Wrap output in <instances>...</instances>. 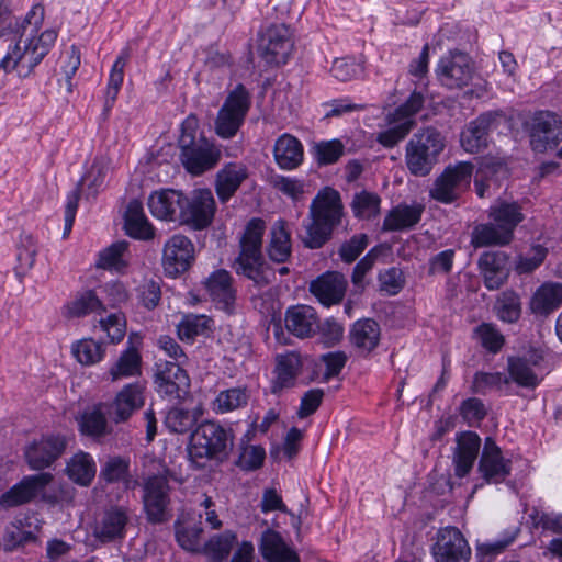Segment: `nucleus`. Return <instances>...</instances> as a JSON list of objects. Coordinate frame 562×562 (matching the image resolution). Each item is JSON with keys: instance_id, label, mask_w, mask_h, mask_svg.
<instances>
[{"instance_id": "obj_28", "label": "nucleus", "mask_w": 562, "mask_h": 562, "mask_svg": "<svg viewBox=\"0 0 562 562\" xmlns=\"http://www.w3.org/2000/svg\"><path fill=\"white\" fill-rule=\"evenodd\" d=\"M318 316L308 305L297 304L286 308L284 325L286 330L297 338H307L316 333Z\"/></svg>"}, {"instance_id": "obj_46", "label": "nucleus", "mask_w": 562, "mask_h": 562, "mask_svg": "<svg viewBox=\"0 0 562 562\" xmlns=\"http://www.w3.org/2000/svg\"><path fill=\"white\" fill-rule=\"evenodd\" d=\"M130 48H124L116 57L109 76V82L105 92L104 111H109L116 101L119 91L124 79V68L130 60Z\"/></svg>"}, {"instance_id": "obj_61", "label": "nucleus", "mask_w": 562, "mask_h": 562, "mask_svg": "<svg viewBox=\"0 0 562 562\" xmlns=\"http://www.w3.org/2000/svg\"><path fill=\"white\" fill-rule=\"evenodd\" d=\"M330 72L336 79L348 81L357 78L362 72V66L352 57L336 58L330 68Z\"/></svg>"}, {"instance_id": "obj_30", "label": "nucleus", "mask_w": 562, "mask_h": 562, "mask_svg": "<svg viewBox=\"0 0 562 562\" xmlns=\"http://www.w3.org/2000/svg\"><path fill=\"white\" fill-rule=\"evenodd\" d=\"M124 228L126 234L137 240L148 241L155 237V227L144 213L140 201L131 200L124 214Z\"/></svg>"}, {"instance_id": "obj_24", "label": "nucleus", "mask_w": 562, "mask_h": 562, "mask_svg": "<svg viewBox=\"0 0 562 562\" xmlns=\"http://www.w3.org/2000/svg\"><path fill=\"white\" fill-rule=\"evenodd\" d=\"M144 389L139 382L125 385L108 407L110 418L116 424L126 422L144 405Z\"/></svg>"}, {"instance_id": "obj_31", "label": "nucleus", "mask_w": 562, "mask_h": 562, "mask_svg": "<svg viewBox=\"0 0 562 562\" xmlns=\"http://www.w3.org/2000/svg\"><path fill=\"white\" fill-rule=\"evenodd\" d=\"M276 378L272 382L271 392L273 394L280 393L284 389H290L295 385L296 378L302 370V358L295 351L279 355L276 359Z\"/></svg>"}, {"instance_id": "obj_53", "label": "nucleus", "mask_w": 562, "mask_h": 562, "mask_svg": "<svg viewBox=\"0 0 562 562\" xmlns=\"http://www.w3.org/2000/svg\"><path fill=\"white\" fill-rule=\"evenodd\" d=\"M176 539L181 548L188 551H196L200 546V537L203 532L200 524L193 521H176Z\"/></svg>"}, {"instance_id": "obj_13", "label": "nucleus", "mask_w": 562, "mask_h": 562, "mask_svg": "<svg viewBox=\"0 0 562 562\" xmlns=\"http://www.w3.org/2000/svg\"><path fill=\"white\" fill-rule=\"evenodd\" d=\"M474 68L468 55L454 52L442 56L436 67V75L448 89H462L473 78Z\"/></svg>"}, {"instance_id": "obj_47", "label": "nucleus", "mask_w": 562, "mask_h": 562, "mask_svg": "<svg viewBox=\"0 0 562 562\" xmlns=\"http://www.w3.org/2000/svg\"><path fill=\"white\" fill-rule=\"evenodd\" d=\"M249 397L246 386L231 387L217 394L213 401V409L221 414L233 412L247 406Z\"/></svg>"}, {"instance_id": "obj_29", "label": "nucleus", "mask_w": 562, "mask_h": 562, "mask_svg": "<svg viewBox=\"0 0 562 562\" xmlns=\"http://www.w3.org/2000/svg\"><path fill=\"white\" fill-rule=\"evenodd\" d=\"M204 285L212 301L231 313L236 300L231 273L224 269L216 270L205 280Z\"/></svg>"}, {"instance_id": "obj_62", "label": "nucleus", "mask_w": 562, "mask_h": 562, "mask_svg": "<svg viewBox=\"0 0 562 562\" xmlns=\"http://www.w3.org/2000/svg\"><path fill=\"white\" fill-rule=\"evenodd\" d=\"M380 290L389 295L397 294L404 286L403 272L395 267L389 268L379 273Z\"/></svg>"}, {"instance_id": "obj_35", "label": "nucleus", "mask_w": 562, "mask_h": 562, "mask_svg": "<svg viewBox=\"0 0 562 562\" xmlns=\"http://www.w3.org/2000/svg\"><path fill=\"white\" fill-rule=\"evenodd\" d=\"M424 210V205L418 203L400 204L385 216L383 229L389 232L409 229L420 221Z\"/></svg>"}, {"instance_id": "obj_27", "label": "nucleus", "mask_w": 562, "mask_h": 562, "mask_svg": "<svg viewBox=\"0 0 562 562\" xmlns=\"http://www.w3.org/2000/svg\"><path fill=\"white\" fill-rule=\"evenodd\" d=\"M248 167L238 161H231L223 165L216 172L214 188L221 203H226L248 178Z\"/></svg>"}, {"instance_id": "obj_42", "label": "nucleus", "mask_w": 562, "mask_h": 562, "mask_svg": "<svg viewBox=\"0 0 562 562\" xmlns=\"http://www.w3.org/2000/svg\"><path fill=\"white\" fill-rule=\"evenodd\" d=\"M562 305V283L542 284L535 293L531 308L540 315H548Z\"/></svg>"}, {"instance_id": "obj_32", "label": "nucleus", "mask_w": 562, "mask_h": 562, "mask_svg": "<svg viewBox=\"0 0 562 562\" xmlns=\"http://www.w3.org/2000/svg\"><path fill=\"white\" fill-rule=\"evenodd\" d=\"M273 158L283 170L296 169L303 162V145L295 136L284 133L276 139Z\"/></svg>"}, {"instance_id": "obj_44", "label": "nucleus", "mask_w": 562, "mask_h": 562, "mask_svg": "<svg viewBox=\"0 0 562 562\" xmlns=\"http://www.w3.org/2000/svg\"><path fill=\"white\" fill-rule=\"evenodd\" d=\"M79 431L92 439H101L111 432L105 415L100 408L85 411L78 418Z\"/></svg>"}, {"instance_id": "obj_55", "label": "nucleus", "mask_w": 562, "mask_h": 562, "mask_svg": "<svg viewBox=\"0 0 562 562\" xmlns=\"http://www.w3.org/2000/svg\"><path fill=\"white\" fill-rule=\"evenodd\" d=\"M196 423V417L188 409L173 407L170 408L166 416L164 424L166 428L173 434H184L189 431Z\"/></svg>"}, {"instance_id": "obj_14", "label": "nucleus", "mask_w": 562, "mask_h": 562, "mask_svg": "<svg viewBox=\"0 0 562 562\" xmlns=\"http://www.w3.org/2000/svg\"><path fill=\"white\" fill-rule=\"evenodd\" d=\"M436 562H469L471 548L457 527H445L437 532L432 546Z\"/></svg>"}, {"instance_id": "obj_33", "label": "nucleus", "mask_w": 562, "mask_h": 562, "mask_svg": "<svg viewBox=\"0 0 562 562\" xmlns=\"http://www.w3.org/2000/svg\"><path fill=\"white\" fill-rule=\"evenodd\" d=\"M259 552L267 562H300L299 554L284 542L279 532L271 529L262 532Z\"/></svg>"}, {"instance_id": "obj_52", "label": "nucleus", "mask_w": 562, "mask_h": 562, "mask_svg": "<svg viewBox=\"0 0 562 562\" xmlns=\"http://www.w3.org/2000/svg\"><path fill=\"white\" fill-rule=\"evenodd\" d=\"M390 123L393 124L387 130L378 134L376 140L383 145L384 147H394L402 139H404L407 134L412 131L415 125V121L413 119L398 120L395 116H391Z\"/></svg>"}, {"instance_id": "obj_1", "label": "nucleus", "mask_w": 562, "mask_h": 562, "mask_svg": "<svg viewBox=\"0 0 562 562\" xmlns=\"http://www.w3.org/2000/svg\"><path fill=\"white\" fill-rule=\"evenodd\" d=\"M37 10L42 16L44 9L41 5H35L21 24L16 22L14 30L2 27L0 31V38L3 37L11 44L13 43L0 60V70L7 74L15 70L19 77L26 78L55 44L57 38L55 30H46L36 36L37 31L35 26H32L31 20ZM10 14L11 11L5 0H0V26H3L10 19Z\"/></svg>"}, {"instance_id": "obj_60", "label": "nucleus", "mask_w": 562, "mask_h": 562, "mask_svg": "<svg viewBox=\"0 0 562 562\" xmlns=\"http://www.w3.org/2000/svg\"><path fill=\"white\" fill-rule=\"evenodd\" d=\"M509 379L502 372H476L473 376L472 392L485 394L488 390L501 389L503 384H508Z\"/></svg>"}, {"instance_id": "obj_23", "label": "nucleus", "mask_w": 562, "mask_h": 562, "mask_svg": "<svg viewBox=\"0 0 562 562\" xmlns=\"http://www.w3.org/2000/svg\"><path fill=\"white\" fill-rule=\"evenodd\" d=\"M52 480L53 475L45 472L24 477L1 495L0 506L8 509L29 503Z\"/></svg>"}, {"instance_id": "obj_12", "label": "nucleus", "mask_w": 562, "mask_h": 562, "mask_svg": "<svg viewBox=\"0 0 562 562\" xmlns=\"http://www.w3.org/2000/svg\"><path fill=\"white\" fill-rule=\"evenodd\" d=\"M194 260L195 247L189 237L175 234L164 244L161 265L167 277L181 276L191 268Z\"/></svg>"}, {"instance_id": "obj_11", "label": "nucleus", "mask_w": 562, "mask_h": 562, "mask_svg": "<svg viewBox=\"0 0 562 562\" xmlns=\"http://www.w3.org/2000/svg\"><path fill=\"white\" fill-rule=\"evenodd\" d=\"M216 204L210 189L194 190L190 196L184 195L180 213V224L195 231L209 227L214 218Z\"/></svg>"}, {"instance_id": "obj_5", "label": "nucleus", "mask_w": 562, "mask_h": 562, "mask_svg": "<svg viewBox=\"0 0 562 562\" xmlns=\"http://www.w3.org/2000/svg\"><path fill=\"white\" fill-rule=\"evenodd\" d=\"M196 130L198 119L189 115L181 124L178 145L183 168L193 176H201L220 162L222 151L206 137L196 136Z\"/></svg>"}, {"instance_id": "obj_7", "label": "nucleus", "mask_w": 562, "mask_h": 562, "mask_svg": "<svg viewBox=\"0 0 562 562\" xmlns=\"http://www.w3.org/2000/svg\"><path fill=\"white\" fill-rule=\"evenodd\" d=\"M251 106V95L243 83H238L226 97L215 119V133L221 138H233Z\"/></svg>"}, {"instance_id": "obj_17", "label": "nucleus", "mask_w": 562, "mask_h": 562, "mask_svg": "<svg viewBox=\"0 0 562 562\" xmlns=\"http://www.w3.org/2000/svg\"><path fill=\"white\" fill-rule=\"evenodd\" d=\"M155 378L158 393L165 396L179 400L184 397L189 392V375L177 362H157Z\"/></svg>"}, {"instance_id": "obj_6", "label": "nucleus", "mask_w": 562, "mask_h": 562, "mask_svg": "<svg viewBox=\"0 0 562 562\" xmlns=\"http://www.w3.org/2000/svg\"><path fill=\"white\" fill-rule=\"evenodd\" d=\"M443 148L445 138L435 127H426L415 133L406 144L407 169L416 177L428 176L438 162Z\"/></svg>"}, {"instance_id": "obj_20", "label": "nucleus", "mask_w": 562, "mask_h": 562, "mask_svg": "<svg viewBox=\"0 0 562 562\" xmlns=\"http://www.w3.org/2000/svg\"><path fill=\"white\" fill-rule=\"evenodd\" d=\"M67 438L61 435L43 436L25 449L27 464L33 470L50 467L66 450Z\"/></svg>"}, {"instance_id": "obj_19", "label": "nucleus", "mask_w": 562, "mask_h": 562, "mask_svg": "<svg viewBox=\"0 0 562 562\" xmlns=\"http://www.w3.org/2000/svg\"><path fill=\"white\" fill-rule=\"evenodd\" d=\"M128 521V509L124 506L112 505L97 518L92 533L102 543L114 542L125 537Z\"/></svg>"}, {"instance_id": "obj_38", "label": "nucleus", "mask_w": 562, "mask_h": 562, "mask_svg": "<svg viewBox=\"0 0 562 562\" xmlns=\"http://www.w3.org/2000/svg\"><path fill=\"white\" fill-rule=\"evenodd\" d=\"M130 459L113 456L102 464L99 477L106 484L122 483L126 490L134 488L137 481L130 473Z\"/></svg>"}, {"instance_id": "obj_9", "label": "nucleus", "mask_w": 562, "mask_h": 562, "mask_svg": "<svg viewBox=\"0 0 562 562\" xmlns=\"http://www.w3.org/2000/svg\"><path fill=\"white\" fill-rule=\"evenodd\" d=\"M527 132L532 150L555 149L562 140V119L552 111H536L527 123Z\"/></svg>"}, {"instance_id": "obj_34", "label": "nucleus", "mask_w": 562, "mask_h": 562, "mask_svg": "<svg viewBox=\"0 0 562 562\" xmlns=\"http://www.w3.org/2000/svg\"><path fill=\"white\" fill-rule=\"evenodd\" d=\"M380 334V325L371 318H364L357 321L352 325L349 338L351 345L357 348L360 353L369 355L378 347Z\"/></svg>"}, {"instance_id": "obj_40", "label": "nucleus", "mask_w": 562, "mask_h": 562, "mask_svg": "<svg viewBox=\"0 0 562 562\" xmlns=\"http://www.w3.org/2000/svg\"><path fill=\"white\" fill-rule=\"evenodd\" d=\"M514 239L512 234L498 226L497 223L491 221L488 223L479 224L473 228L471 244L475 248L490 246H506Z\"/></svg>"}, {"instance_id": "obj_4", "label": "nucleus", "mask_w": 562, "mask_h": 562, "mask_svg": "<svg viewBox=\"0 0 562 562\" xmlns=\"http://www.w3.org/2000/svg\"><path fill=\"white\" fill-rule=\"evenodd\" d=\"M234 447V431L218 422L204 420L191 432L188 456L195 470H202L207 461L223 463Z\"/></svg>"}, {"instance_id": "obj_43", "label": "nucleus", "mask_w": 562, "mask_h": 562, "mask_svg": "<svg viewBox=\"0 0 562 562\" xmlns=\"http://www.w3.org/2000/svg\"><path fill=\"white\" fill-rule=\"evenodd\" d=\"M142 357L133 346L124 350L116 362L110 368L109 374L112 381L140 375Z\"/></svg>"}, {"instance_id": "obj_16", "label": "nucleus", "mask_w": 562, "mask_h": 562, "mask_svg": "<svg viewBox=\"0 0 562 562\" xmlns=\"http://www.w3.org/2000/svg\"><path fill=\"white\" fill-rule=\"evenodd\" d=\"M292 48L290 30L285 24L270 25L261 36L260 57L269 65L285 64Z\"/></svg>"}, {"instance_id": "obj_64", "label": "nucleus", "mask_w": 562, "mask_h": 562, "mask_svg": "<svg viewBox=\"0 0 562 562\" xmlns=\"http://www.w3.org/2000/svg\"><path fill=\"white\" fill-rule=\"evenodd\" d=\"M369 238L366 234L353 235L348 241L339 248V256L347 263L353 262L360 254L367 248Z\"/></svg>"}, {"instance_id": "obj_3", "label": "nucleus", "mask_w": 562, "mask_h": 562, "mask_svg": "<svg viewBox=\"0 0 562 562\" xmlns=\"http://www.w3.org/2000/svg\"><path fill=\"white\" fill-rule=\"evenodd\" d=\"M266 231L263 220L251 218L239 239V254L236 257L233 268L236 273L254 282L258 288H265L276 279V271L270 267L262 256V237Z\"/></svg>"}, {"instance_id": "obj_50", "label": "nucleus", "mask_w": 562, "mask_h": 562, "mask_svg": "<svg viewBox=\"0 0 562 562\" xmlns=\"http://www.w3.org/2000/svg\"><path fill=\"white\" fill-rule=\"evenodd\" d=\"M494 310L502 322L514 324L521 315L520 299L514 291H504L498 295Z\"/></svg>"}, {"instance_id": "obj_54", "label": "nucleus", "mask_w": 562, "mask_h": 562, "mask_svg": "<svg viewBox=\"0 0 562 562\" xmlns=\"http://www.w3.org/2000/svg\"><path fill=\"white\" fill-rule=\"evenodd\" d=\"M72 353L81 364L91 366L103 359L104 347L93 339H82L72 346Z\"/></svg>"}, {"instance_id": "obj_2", "label": "nucleus", "mask_w": 562, "mask_h": 562, "mask_svg": "<svg viewBox=\"0 0 562 562\" xmlns=\"http://www.w3.org/2000/svg\"><path fill=\"white\" fill-rule=\"evenodd\" d=\"M344 217V204L340 193L325 187L317 192L310 205L304 233L300 239L308 249L322 248L333 237L334 231L340 226Z\"/></svg>"}, {"instance_id": "obj_21", "label": "nucleus", "mask_w": 562, "mask_h": 562, "mask_svg": "<svg viewBox=\"0 0 562 562\" xmlns=\"http://www.w3.org/2000/svg\"><path fill=\"white\" fill-rule=\"evenodd\" d=\"M498 115L486 112L471 121L461 132L460 142L468 153H479L487 147L490 133L497 127Z\"/></svg>"}, {"instance_id": "obj_15", "label": "nucleus", "mask_w": 562, "mask_h": 562, "mask_svg": "<svg viewBox=\"0 0 562 562\" xmlns=\"http://www.w3.org/2000/svg\"><path fill=\"white\" fill-rule=\"evenodd\" d=\"M477 471L487 484H499L512 473V460L503 456L502 449L492 437L484 440Z\"/></svg>"}, {"instance_id": "obj_51", "label": "nucleus", "mask_w": 562, "mask_h": 562, "mask_svg": "<svg viewBox=\"0 0 562 562\" xmlns=\"http://www.w3.org/2000/svg\"><path fill=\"white\" fill-rule=\"evenodd\" d=\"M381 199L376 193L362 190L355 193L351 210L358 218H372L380 212Z\"/></svg>"}, {"instance_id": "obj_10", "label": "nucleus", "mask_w": 562, "mask_h": 562, "mask_svg": "<svg viewBox=\"0 0 562 562\" xmlns=\"http://www.w3.org/2000/svg\"><path fill=\"white\" fill-rule=\"evenodd\" d=\"M474 166L471 162H458L448 166L435 180L430 196L445 204L454 202L470 187Z\"/></svg>"}, {"instance_id": "obj_22", "label": "nucleus", "mask_w": 562, "mask_h": 562, "mask_svg": "<svg viewBox=\"0 0 562 562\" xmlns=\"http://www.w3.org/2000/svg\"><path fill=\"white\" fill-rule=\"evenodd\" d=\"M481 438L474 431H462L457 434L456 447L452 453V464L456 476H467L479 457Z\"/></svg>"}, {"instance_id": "obj_18", "label": "nucleus", "mask_w": 562, "mask_h": 562, "mask_svg": "<svg viewBox=\"0 0 562 562\" xmlns=\"http://www.w3.org/2000/svg\"><path fill=\"white\" fill-rule=\"evenodd\" d=\"M477 267L484 286L495 291L506 283L510 274V257L503 250L484 251L477 260Z\"/></svg>"}, {"instance_id": "obj_26", "label": "nucleus", "mask_w": 562, "mask_h": 562, "mask_svg": "<svg viewBox=\"0 0 562 562\" xmlns=\"http://www.w3.org/2000/svg\"><path fill=\"white\" fill-rule=\"evenodd\" d=\"M184 194L173 189H161L150 193L147 206L151 215L158 220L175 222L180 221V213Z\"/></svg>"}, {"instance_id": "obj_48", "label": "nucleus", "mask_w": 562, "mask_h": 562, "mask_svg": "<svg viewBox=\"0 0 562 562\" xmlns=\"http://www.w3.org/2000/svg\"><path fill=\"white\" fill-rule=\"evenodd\" d=\"M37 254L36 241L32 235L22 233L16 247V266L14 271L19 278H23L34 266Z\"/></svg>"}, {"instance_id": "obj_36", "label": "nucleus", "mask_w": 562, "mask_h": 562, "mask_svg": "<svg viewBox=\"0 0 562 562\" xmlns=\"http://www.w3.org/2000/svg\"><path fill=\"white\" fill-rule=\"evenodd\" d=\"M488 218L506 229L514 237L516 227L525 220L521 205L506 200L495 201L488 210Z\"/></svg>"}, {"instance_id": "obj_57", "label": "nucleus", "mask_w": 562, "mask_h": 562, "mask_svg": "<svg viewBox=\"0 0 562 562\" xmlns=\"http://www.w3.org/2000/svg\"><path fill=\"white\" fill-rule=\"evenodd\" d=\"M209 323L205 315H186L178 325V336L181 340H193L209 329Z\"/></svg>"}, {"instance_id": "obj_59", "label": "nucleus", "mask_w": 562, "mask_h": 562, "mask_svg": "<svg viewBox=\"0 0 562 562\" xmlns=\"http://www.w3.org/2000/svg\"><path fill=\"white\" fill-rule=\"evenodd\" d=\"M314 153L318 165H331L345 154V145L339 139L323 140L314 146Z\"/></svg>"}, {"instance_id": "obj_37", "label": "nucleus", "mask_w": 562, "mask_h": 562, "mask_svg": "<svg viewBox=\"0 0 562 562\" xmlns=\"http://www.w3.org/2000/svg\"><path fill=\"white\" fill-rule=\"evenodd\" d=\"M105 307L93 290L78 292L63 307L66 318H80L89 314H102Z\"/></svg>"}, {"instance_id": "obj_25", "label": "nucleus", "mask_w": 562, "mask_h": 562, "mask_svg": "<svg viewBox=\"0 0 562 562\" xmlns=\"http://www.w3.org/2000/svg\"><path fill=\"white\" fill-rule=\"evenodd\" d=\"M347 284L342 273L328 271L311 282L310 291L323 305L331 306L342 301Z\"/></svg>"}, {"instance_id": "obj_45", "label": "nucleus", "mask_w": 562, "mask_h": 562, "mask_svg": "<svg viewBox=\"0 0 562 562\" xmlns=\"http://www.w3.org/2000/svg\"><path fill=\"white\" fill-rule=\"evenodd\" d=\"M507 370L509 382L514 381L517 385L525 389L533 390L542 380L533 368H530L524 360H520V356L508 357Z\"/></svg>"}, {"instance_id": "obj_39", "label": "nucleus", "mask_w": 562, "mask_h": 562, "mask_svg": "<svg viewBox=\"0 0 562 562\" xmlns=\"http://www.w3.org/2000/svg\"><path fill=\"white\" fill-rule=\"evenodd\" d=\"M292 254L291 236L285 228V222L278 220L270 229V240L267 246L269 259L277 263H285Z\"/></svg>"}, {"instance_id": "obj_63", "label": "nucleus", "mask_w": 562, "mask_h": 562, "mask_svg": "<svg viewBox=\"0 0 562 562\" xmlns=\"http://www.w3.org/2000/svg\"><path fill=\"white\" fill-rule=\"evenodd\" d=\"M100 326L113 344L120 342L125 336L126 322L122 313L110 314L105 319L100 321Z\"/></svg>"}, {"instance_id": "obj_49", "label": "nucleus", "mask_w": 562, "mask_h": 562, "mask_svg": "<svg viewBox=\"0 0 562 562\" xmlns=\"http://www.w3.org/2000/svg\"><path fill=\"white\" fill-rule=\"evenodd\" d=\"M249 437L246 434L238 443V458L235 464L245 471H254L263 464L266 451L260 446L249 445Z\"/></svg>"}, {"instance_id": "obj_58", "label": "nucleus", "mask_w": 562, "mask_h": 562, "mask_svg": "<svg viewBox=\"0 0 562 562\" xmlns=\"http://www.w3.org/2000/svg\"><path fill=\"white\" fill-rule=\"evenodd\" d=\"M474 333L482 347L492 353H497L505 344V337L494 324L482 323Z\"/></svg>"}, {"instance_id": "obj_56", "label": "nucleus", "mask_w": 562, "mask_h": 562, "mask_svg": "<svg viewBox=\"0 0 562 562\" xmlns=\"http://www.w3.org/2000/svg\"><path fill=\"white\" fill-rule=\"evenodd\" d=\"M128 243L125 240L116 241L103 249L99 254L97 267L102 269H115L120 270L125 267L123 255L127 251Z\"/></svg>"}, {"instance_id": "obj_41", "label": "nucleus", "mask_w": 562, "mask_h": 562, "mask_svg": "<svg viewBox=\"0 0 562 562\" xmlns=\"http://www.w3.org/2000/svg\"><path fill=\"white\" fill-rule=\"evenodd\" d=\"M97 467L93 458L83 451L75 453L67 462L68 477L80 486H89L93 481Z\"/></svg>"}, {"instance_id": "obj_8", "label": "nucleus", "mask_w": 562, "mask_h": 562, "mask_svg": "<svg viewBox=\"0 0 562 562\" xmlns=\"http://www.w3.org/2000/svg\"><path fill=\"white\" fill-rule=\"evenodd\" d=\"M168 473L149 475L143 483V504L147 520L164 524L171 518Z\"/></svg>"}]
</instances>
